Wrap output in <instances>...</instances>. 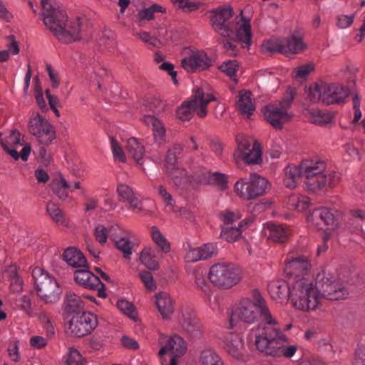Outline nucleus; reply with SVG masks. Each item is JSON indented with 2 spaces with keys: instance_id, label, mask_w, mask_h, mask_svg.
I'll return each mask as SVG.
<instances>
[{
  "instance_id": "f03ea898",
  "label": "nucleus",
  "mask_w": 365,
  "mask_h": 365,
  "mask_svg": "<svg viewBox=\"0 0 365 365\" xmlns=\"http://www.w3.org/2000/svg\"><path fill=\"white\" fill-rule=\"evenodd\" d=\"M286 336L279 329L272 326L259 327L256 329L255 345L257 350L267 356L291 358L297 350L295 345L285 346Z\"/></svg>"
},
{
  "instance_id": "680f3d73",
  "label": "nucleus",
  "mask_w": 365,
  "mask_h": 365,
  "mask_svg": "<svg viewBox=\"0 0 365 365\" xmlns=\"http://www.w3.org/2000/svg\"><path fill=\"white\" fill-rule=\"evenodd\" d=\"M195 283L199 288H200L204 292L207 293L209 292V284L205 279V273H203L202 270H195L194 272Z\"/></svg>"
},
{
  "instance_id": "6e6552de",
  "label": "nucleus",
  "mask_w": 365,
  "mask_h": 365,
  "mask_svg": "<svg viewBox=\"0 0 365 365\" xmlns=\"http://www.w3.org/2000/svg\"><path fill=\"white\" fill-rule=\"evenodd\" d=\"M38 297L46 304H53L59 299L62 290L56 279L43 268L36 267L32 271Z\"/></svg>"
},
{
  "instance_id": "a878e982",
  "label": "nucleus",
  "mask_w": 365,
  "mask_h": 365,
  "mask_svg": "<svg viewBox=\"0 0 365 365\" xmlns=\"http://www.w3.org/2000/svg\"><path fill=\"white\" fill-rule=\"evenodd\" d=\"M156 306L164 319H170L174 312L173 300L167 292H159L155 294Z\"/></svg>"
},
{
  "instance_id": "5fc2aeb1",
  "label": "nucleus",
  "mask_w": 365,
  "mask_h": 365,
  "mask_svg": "<svg viewBox=\"0 0 365 365\" xmlns=\"http://www.w3.org/2000/svg\"><path fill=\"white\" fill-rule=\"evenodd\" d=\"M152 236L155 243H156L163 252H168L170 251L169 243L162 235L161 232L155 227H153Z\"/></svg>"
},
{
  "instance_id": "f257e3e1",
  "label": "nucleus",
  "mask_w": 365,
  "mask_h": 365,
  "mask_svg": "<svg viewBox=\"0 0 365 365\" xmlns=\"http://www.w3.org/2000/svg\"><path fill=\"white\" fill-rule=\"evenodd\" d=\"M43 21L53 35L61 41L70 43L90 37L88 24L80 18L67 22L65 11L60 9L51 0H41Z\"/></svg>"
},
{
  "instance_id": "de8ad7c7",
  "label": "nucleus",
  "mask_w": 365,
  "mask_h": 365,
  "mask_svg": "<svg viewBox=\"0 0 365 365\" xmlns=\"http://www.w3.org/2000/svg\"><path fill=\"white\" fill-rule=\"evenodd\" d=\"M237 142L240 152L237 158H241L245 155V153L252 149V145L255 141L244 135H238L237 137Z\"/></svg>"
},
{
  "instance_id": "c756f323",
  "label": "nucleus",
  "mask_w": 365,
  "mask_h": 365,
  "mask_svg": "<svg viewBox=\"0 0 365 365\" xmlns=\"http://www.w3.org/2000/svg\"><path fill=\"white\" fill-rule=\"evenodd\" d=\"M63 259L68 265L73 267H87L88 262L82 252L73 247L67 248L63 254Z\"/></svg>"
},
{
  "instance_id": "37998d69",
  "label": "nucleus",
  "mask_w": 365,
  "mask_h": 365,
  "mask_svg": "<svg viewBox=\"0 0 365 365\" xmlns=\"http://www.w3.org/2000/svg\"><path fill=\"white\" fill-rule=\"evenodd\" d=\"M200 365H219L222 363L220 357L212 349L201 351L199 357Z\"/></svg>"
},
{
  "instance_id": "9b49d317",
  "label": "nucleus",
  "mask_w": 365,
  "mask_h": 365,
  "mask_svg": "<svg viewBox=\"0 0 365 365\" xmlns=\"http://www.w3.org/2000/svg\"><path fill=\"white\" fill-rule=\"evenodd\" d=\"M269 182L257 174H251L249 178H242L235 185L237 195L247 200L264 195L270 189Z\"/></svg>"
},
{
  "instance_id": "7c9ffc66",
  "label": "nucleus",
  "mask_w": 365,
  "mask_h": 365,
  "mask_svg": "<svg viewBox=\"0 0 365 365\" xmlns=\"http://www.w3.org/2000/svg\"><path fill=\"white\" fill-rule=\"evenodd\" d=\"M252 220L249 219L239 222L237 227H222L220 236L228 242H234L241 236L242 227L252 223Z\"/></svg>"
},
{
  "instance_id": "a18cd8bd",
  "label": "nucleus",
  "mask_w": 365,
  "mask_h": 365,
  "mask_svg": "<svg viewBox=\"0 0 365 365\" xmlns=\"http://www.w3.org/2000/svg\"><path fill=\"white\" fill-rule=\"evenodd\" d=\"M46 210L51 219L58 225L65 224V217L59 207L53 202H49L46 205Z\"/></svg>"
},
{
  "instance_id": "c85d7f7f",
  "label": "nucleus",
  "mask_w": 365,
  "mask_h": 365,
  "mask_svg": "<svg viewBox=\"0 0 365 365\" xmlns=\"http://www.w3.org/2000/svg\"><path fill=\"white\" fill-rule=\"evenodd\" d=\"M215 247L212 244H205V245L189 250L185 259L188 262H197L199 260H205L212 257Z\"/></svg>"
},
{
  "instance_id": "2f4dec72",
  "label": "nucleus",
  "mask_w": 365,
  "mask_h": 365,
  "mask_svg": "<svg viewBox=\"0 0 365 365\" xmlns=\"http://www.w3.org/2000/svg\"><path fill=\"white\" fill-rule=\"evenodd\" d=\"M83 307V302L81 297L75 293L68 292L65 294L63 309L68 314L80 312Z\"/></svg>"
},
{
  "instance_id": "9d476101",
  "label": "nucleus",
  "mask_w": 365,
  "mask_h": 365,
  "mask_svg": "<svg viewBox=\"0 0 365 365\" xmlns=\"http://www.w3.org/2000/svg\"><path fill=\"white\" fill-rule=\"evenodd\" d=\"M314 287L318 292L319 300L324 298L328 300H339L349 295L347 289L336 281L329 272L322 271L317 274Z\"/></svg>"
},
{
  "instance_id": "864d4df0",
  "label": "nucleus",
  "mask_w": 365,
  "mask_h": 365,
  "mask_svg": "<svg viewBox=\"0 0 365 365\" xmlns=\"http://www.w3.org/2000/svg\"><path fill=\"white\" fill-rule=\"evenodd\" d=\"M239 67L238 63L235 60H230L225 62H223L220 66L219 68L222 72L226 73L231 78H233L235 76V73Z\"/></svg>"
},
{
  "instance_id": "20e7f679",
  "label": "nucleus",
  "mask_w": 365,
  "mask_h": 365,
  "mask_svg": "<svg viewBox=\"0 0 365 365\" xmlns=\"http://www.w3.org/2000/svg\"><path fill=\"white\" fill-rule=\"evenodd\" d=\"M301 169L304 183L308 190L315 192L327 186H334L336 179L334 174H324L326 163L320 159H306L302 161Z\"/></svg>"
},
{
  "instance_id": "ddd939ff",
  "label": "nucleus",
  "mask_w": 365,
  "mask_h": 365,
  "mask_svg": "<svg viewBox=\"0 0 365 365\" xmlns=\"http://www.w3.org/2000/svg\"><path fill=\"white\" fill-rule=\"evenodd\" d=\"M29 131L34 135L39 144L48 146L56 138L53 125L41 115L36 113L30 118Z\"/></svg>"
},
{
  "instance_id": "f8f14e48",
  "label": "nucleus",
  "mask_w": 365,
  "mask_h": 365,
  "mask_svg": "<svg viewBox=\"0 0 365 365\" xmlns=\"http://www.w3.org/2000/svg\"><path fill=\"white\" fill-rule=\"evenodd\" d=\"M212 14L210 17V25L214 31L223 38L230 35H233L232 27L237 20L235 21L231 19L233 16V9L230 6L218 7L209 11Z\"/></svg>"
},
{
  "instance_id": "338daca9",
  "label": "nucleus",
  "mask_w": 365,
  "mask_h": 365,
  "mask_svg": "<svg viewBox=\"0 0 365 365\" xmlns=\"http://www.w3.org/2000/svg\"><path fill=\"white\" fill-rule=\"evenodd\" d=\"M94 236L97 242L103 245L107 242V229L102 225H98L94 231Z\"/></svg>"
},
{
  "instance_id": "4d7b16f0",
  "label": "nucleus",
  "mask_w": 365,
  "mask_h": 365,
  "mask_svg": "<svg viewBox=\"0 0 365 365\" xmlns=\"http://www.w3.org/2000/svg\"><path fill=\"white\" fill-rule=\"evenodd\" d=\"M172 1L186 12L196 11L201 5L200 2L189 1L188 0H172Z\"/></svg>"
},
{
  "instance_id": "49530a36",
  "label": "nucleus",
  "mask_w": 365,
  "mask_h": 365,
  "mask_svg": "<svg viewBox=\"0 0 365 365\" xmlns=\"http://www.w3.org/2000/svg\"><path fill=\"white\" fill-rule=\"evenodd\" d=\"M211 172L207 170L206 168L197 166L194 168L191 180H193L196 183L207 185L210 182L209 178H210Z\"/></svg>"
},
{
  "instance_id": "603ef678",
  "label": "nucleus",
  "mask_w": 365,
  "mask_h": 365,
  "mask_svg": "<svg viewBox=\"0 0 365 365\" xmlns=\"http://www.w3.org/2000/svg\"><path fill=\"white\" fill-rule=\"evenodd\" d=\"M209 180L210 182H207V185H215L220 190H225L227 188V177L222 173L217 172L213 173H211Z\"/></svg>"
},
{
  "instance_id": "cd10ccee",
  "label": "nucleus",
  "mask_w": 365,
  "mask_h": 365,
  "mask_svg": "<svg viewBox=\"0 0 365 365\" xmlns=\"http://www.w3.org/2000/svg\"><path fill=\"white\" fill-rule=\"evenodd\" d=\"M184 147L181 144H175L170 148L165 156V172L168 175L174 174L180 170L178 164V155L181 154Z\"/></svg>"
},
{
  "instance_id": "6e6d98bb",
  "label": "nucleus",
  "mask_w": 365,
  "mask_h": 365,
  "mask_svg": "<svg viewBox=\"0 0 365 365\" xmlns=\"http://www.w3.org/2000/svg\"><path fill=\"white\" fill-rule=\"evenodd\" d=\"M295 94H296V92H295L294 89L289 88L287 90L284 98L279 102L278 108L281 110H287V109L290 108V106L292 103V101L294 98Z\"/></svg>"
},
{
  "instance_id": "0eeeda50",
  "label": "nucleus",
  "mask_w": 365,
  "mask_h": 365,
  "mask_svg": "<svg viewBox=\"0 0 365 365\" xmlns=\"http://www.w3.org/2000/svg\"><path fill=\"white\" fill-rule=\"evenodd\" d=\"M215 97L205 91L202 88H197L190 100L182 102L176 110L177 117L182 120H190L194 113L200 118H204L207 114V105L215 101Z\"/></svg>"
},
{
  "instance_id": "aec40b11",
  "label": "nucleus",
  "mask_w": 365,
  "mask_h": 365,
  "mask_svg": "<svg viewBox=\"0 0 365 365\" xmlns=\"http://www.w3.org/2000/svg\"><path fill=\"white\" fill-rule=\"evenodd\" d=\"M116 192L118 200L123 203H128V208L137 210L138 212L143 210V203L135 195L133 189L126 184L120 183L117 186Z\"/></svg>"
},
{
  "instance_id": "f704fd0d",
  "label": "nucleus",
  "mask_w": 365,
  "mask_h": 365,
  "mask_svg": "<svg viewBox=\"0 0 365 365\" xmlns=\"http://www.w3.org/2000/svg\"><path fill=\"white\" fill-rule=\"evenodd\" d=\"M261 51L262 53L269 55L275 52L285 54L284 38H272L263 41L261 45Z\"/></svg>"
},
{
  "instance_id": "f3484780",
  "label": "nucleus",
  "mask_w": 365,
  "mask_h": 365,
  "mask_svg": "<svg viewBox=\"0 0 365 365\" xmlns=\"http://www.w3.org/2000/svg\"><path fill=\"white\" fill-rule=\"evenodd\" d=\"M182 67L188 72H197L208 69L211 60L204 51H195L181 61Z\"/></svg>"
},
{
  "instance_id": "4be33fe9",
  "label": "nucleus",
  "mask_w": 365,
  "mask_h": 365,
  "mask_svg": "<svg viewBox=\"0 0 365 365\" xmlns=\"http://www.w3.org/2000/svg\"><path fill=\"white\" fill-rule=\"evenodd\" d=\"M244 346L243 337L240 334L230 333L226 336L225 349L232 357L237 359H242Z\"/></svg>"
},
{
  "instance_id": "dca6fc26",
  "label": "nucleus",
  "mask_w": 365,
  "mask_h": 365,
  "mask_svg": "<svg viewBox=\"0 0 365 365\" xmlns=\"http://www.w3.org/2000/svg\"><path fill=\"white\" fill-rule=\"evenodd\" d=\"M308 220L319 230L334 229L336 225V218L334 212L327 207L315 209L309 215Z\"/></svg>"
},
{
  "instance_id": "4c0bfd02",
  "label": "nucleus",
  "mask_w": 365,
  "mask_h": 365,
  "mask_svg": "<svg viewBox=\"0 0 365 365\" xmlns=\"http://www.w3.org/2000/svg\"><path fill=\"white\" fill-rule=\"evenodd\" d=\"M247 164L257 165L260 164L262 161V150L259 144L255 142L252 145V149L245 153V155L241 158Z\"/></svg>"
},
{
  "instance_id": "a19ab883",
  "label": "nucleus",
  "mask_w": 365,
  "mask_h": 365,
  "mask_svg": "<svg viewBox=\"0 0 365 365\" xmlns=\"http://www.w3.org/2000/svg\"><path fill=\"white\" fill-rule=\"evenodd\" d=\"M171 178L175 185L181 190L187 189L191 183V177L187 175V173L184 169H180L174 174L168 175Z\"/></svg>"
},
{
  "instance_id": "13d9d810",
  "label": "nucleus",
  "mask_w": 365,
  "mask_h": 365,
  "mask_svg": "<svg viewBox=\"0 0 365 365\" xmlns=\"http://www.w3.org/2000/svg\"><path fill=\"white\" fill-rule=\"evenodd\" d=\"M21 134L17 129H12L9 132V135L6 138L4 145L6 147H15L21 144Z\"/></svg>"
},
{
  "instance_id": "774afa93",
  "label": "nucleus",
  "mask_w": 365,
  "mask_h": 365,
  "mask_svg": "<svg viewBox=\"0 0 365 365\" xmlns=\"http://www.w3.org/2000/svg\"><path fill=\"white\" fill-rule=\"evenodd\" d=\"M353 365H365V346L358 345L352 361Z\"/></svg>"
},
{
  "instance_id": "8fccbe9b",
  "label": "nucleus",
  "mask_w": 365,
  "mask_h": 365,
  "mask_svg": "<svg viewBox=\"0 0 365 365\" xmlns=\"http://www.w3.org/2000/svg\"><path fill=\"white\" fill-rule=\"evenodd\" d=\"M117 307L123 314L134 321L136 320L135 307L131 302L124 299L118 300L117 302Z\"/></svg>"
},
{
  "instance_id": "bf43d9fd",
  "label": "nucleus",
  "mask_w": 365,
  "mask_h": 365,
  "mask_svg": "<svg viewBox=\"0 0 365 365\" xmlns=\"http://www.w3.org/2000/svg\"><path fill=\"white\" fill-rule=\"evenodd\" d=\"M134 35L145 43H147L153 47H158V44L160 43L156 37L151 36L150 34L146 31L138 32Z\"/></svg>"
},
{
  "instance_id": "58836bf2",
  "label": "nucleus",
  "mask_w": 365,
  "mask_h": 365,
  "mask_svg": "<svg viewBox=\"0 0 365 365\" xmlns=\"http://www.w3.org/2000/svg\"><path fill=\"white\" fill-rule=\"evenodd\" d=\"M252 93L246 91L244 94L240 95L237 102L238 108L242 114H246L247 116L252 115L255 110V106L252 103Z\"/></svg>"
},
{
  "instance_id": "0e129e2a",
  "label": "nucleus",
  "mask_w": 365,
  "mask_h": 365,
  "mask_svg": "<svg viewBox=\"0 0 365 365\" xmlns=\"http://www.w3.org/2000/svg\"><path fill=\"white\" fill-rule=\"evenodd\" d=\"M158 191L159 195L163 198L166 204V207L170 209V211H173L174 200L172 195L167 192L166 189L163 186L160 185L158 187Z\"/></svg>"
},
{
  "instance_id": "052dcab7",
  "label": "nucleus",
  "mask_w": 365,
  "mask_h": 365,
  "mask_svg": "<svg viewBox=\"0 0 365 365\" xmlns=\"http://www.w3.org/2000/svg\"><path fill=\"white\" fill-rule=\"evenodd\" d=\"M83 359L76 349H71L66 361V365H83Z\"/></svg>"
},
{
  "instance_id": "c9c22d12",
  "label": "nucleus",
  "mask_w": 365,
  "mask_h": 365,
  "mask_svg": "<svg viewBox=\"0 0 365 365\" xmlns=\"http://www.w3.org/2000/svg\"><path fill=\"white\" fill-rule=\"evenodd\" d=\"M50 187L59 200H65L68 197L67 189L69 187V184L62 175L53 178L50 184Z\"/></svg>"
},
{
  "instance_id": "4468645a",
  "label": "nucleus",
  "mask_w": 365,
  "mask_h": 365,
  "mask_svg": "<svg viewBox=\"0 0 365 365\" xmlns=\"http://www.w3.org/2000/svg\"><path fill=\"white\" fill-rule=\"evenodd\" d=\"M96 315L91 312H83L81 315L73 316L69 322L68 329L76 337H83L90 334L97 327Z\"/></svg>"
},
{
  "instance_id": "393cba45",
  "label": "nucleus",
  "mask_w": 365,
  "mask_h": 365,
  "mask_svg": "<svg viewBox=\"0 0 365 365\" xmlns=\"http://www.w3.org/2000/svg\"><path fill=\"white\" fill-rule=\"evenodd\" d=\"M238 24L239 21H236L235 24L232 27L233 35H230L224 38L236 40L237 41L244 43L249 46L252 39L251 26L250 21H245L239 27H237V26Z\"/></svg>"
},
{
  "instance_id": "a211bd4d",
  "label": "nucleus",
  "mask_w": 365,
  "mask_h": 365,
  "mask_svg": "<svg viewBox=\"0 0 365 365\" xmlns=\"http://www.w3.org/2000/svg\"><path fill=\"white\" fill-rule=\"evenodd\" d=\"M264 117L273 128L281 130L283 125L292 119V115L287 110H281L277 106L268 105L265 108Z\"/></svg>"
},
{
  "instance_id": "5701e85b",
  "label": "nucleus",
  "mask_w": 365,
  "mask_h": 365,
  "mask_svg": "<svg viewBox=\"0 0 365 365\" xmlns=\"http://www.w3.org/2000/svg\"><path fill=\"white\" fill-rule=\"evenodd\" d=\"M87 267H82L74 272V279L76 282L89 289H96L100 284V279L90 272Z\"/></svg>"
},
{
  "instance_id": "473e14b6",
  "label": "nucleus",
  "mask_w": 365,
  "mask_h": 365,
  "mask_svg": "<svg viewBox=\"0 0 365 365\" xmlns=\"http://www.w3.org/2000/svg\"><path fill=\"white\" fill-rule=\"evenodd\" d=\"M284 46L286 50V55L290 53H299L307 48V44L303 41L302 38L292 35L290 37L284 38Z\"/></svg>"
},
{
  "instance_id": "6ab92c4d",
  "label": "nucleus",
  "mask_w": 365,
  "mask_h": 365,
  "mask_svg": "<svg viewBox=\"0 0 365 365\" xmlns=\"http://www.w3.org/2000/svg\"><path fill=\"white\" fill-rule=\"evenodd\" d=\"M182 328L192 337L199 336L202 331V325L191 309L186 308L182 311L180 318Z\"/></svg>"
},
{
  "instance_id": "423d86ee",
  "label": "nucleus",
  "mask_w": 365,
  "mask_h": 365,
  "mask_svg": "<svg viewBox=\"0 0 365 365\" xmlns=\"http://www.w3.org/2000/svg\"><path fill=\"white\" fill-rule=\"evenodd\" d=\"M349 95V90L342 85L320 82L309 87L307 98L312 103L321 101L325 105L340 104Z\"/></svg>"
},
{
  "instance_id": "69168bd1",
  "label": "nucleus",
  "mask_w": 365,
  "mask_h": 365,
  "mask_svg": "<svg viewBox=\"0 0 365 365\" xmlns=\"http://www.w3.org/2000/svg\"><path fill=\"white\" fill-rule=\"evenodd\" d=\"M220 217L225 225L229 226V225L232 224L234 222L240 220L241 215L239 212L225 211L220 213Z\"/></svg>"
},
{
  "instance_id": "72a5a7b5",
  "label": "nucleus",
  "mask_w": 365,
  "mask_h": 365,
  "mask_svg": "<svg viewBox=\"0 0 365 365\" xmlns=\"http://www.w3.org/2000/svg\"><path fill=\"white\" fill-rule=\"evenodd\" d=\"M285 178L284 180V185L289 188H294L297 185V180L303 178L301 165L297 167L293 165H289L284 170Z\"/></svg>"
},
{
  "instance_id": "b1692460",
  "label": "nucleus",
  "mask_w": 365,
  "mask_h": 365,
  "mask_svg": "<svg viewBox=\"0 0 365 365\" xmlns=\"http://www.w3.org/2000/svg\"><path fill=\"white\" fill-rule=\"evenodd\" d=\"M268 292L274 300L282 302L290 299L291 287L283 279L273 280L268 284Z\"/></svg>"
},
{
  "instance_id": "7ed1b4c3",
  "label": "nucleus",
  "mask_w": 365,
  "mask_h": 365,
  "mask_svg": "<svg viewBox=\"0 0 365 365\" xmlns=\"http://www.w3.org/2000/svg\"><path fill=\"white\" fill-rule=\"evenodd\" d=\"M251 296L252 300L250 298H244L240 302L238 307L230 316V323L232 324L237 317L242 322L252 324L256 322L259 317H262L266 324H259L257 329L259 327L275 325L277 321L272 318L260 292L257 289H253Z\"/></svg>"
},
{
  "instance_id": "39448f33",
  "label": "nucleus",
  "mask_w": 365,
  "mask_h": 365,
  "mask_svg": "<svg viewBox=\"0 0 365 365\" xmlns=\"http://www.w3.org/2000/svg\"><path fill=\"white\" fill-rule=\"evenodd\" d=\"M291 284L290 300L293 306L304 312L314 310L320 301L312 280L303 277Z\"/></svg>"
},
{
  "instance_id": "412c9836",
  "label": "nucleus",
  "mask_w": 365,
  "mask_h": 365,
  "mask_svg": "<svg viewBox=\"0 0 365 365\" xmlns=\"http://www.w3.org/2000/svg\"><path fill=\"white\" fill-rule=\"evenodd\" d=\"M186 350L187 346L184 339L178 335H174L167 339L166 344L159 350L158 355L162 356L167 353H170L171 357L177 359L184 355Z\"/></svg>"
},
{
  "instance_id": "79ce46f5",
  "label": "nucleus",
  "mask_w": 365,
  "mask_h": 365,
  "mask_svg": "<svg viewBox=\"0 0 365 365\" xmlns=\"http://www.w3.org/2000/svg\"><path fill=\"white\" fill-rule=\"evenodd\" d=\"M155 257L153 250L150 248H145L140 253V259L149 269L156 270L159 268V265Z\"/></svg>"
},
{
  "instance_id": "1a4fd4ad",
  "label": "nucleus",
  "mask_w": 365,
  "mask_h": 365,
  "mask_svg": "<svg viewBox=\"0 0 365 365\" xmlns=\"http://www.w3.org/2000/svg\"><path fill=\"white\" fill-rule=\"evenodd\" d=\"M208 277L216 287L227 289L238 284L242 276L241 269L235 264L219 262L210 267Z\"/></svg>"
},
{
  "instance_id": "c03bdc74",
  "label": "nucleus",
  "mask_w": 365,
  "mask_h": 365,
  "mask_svg": "<svg viewBox=\"0 0 365 365\" xmlns=\"http://www.w3.org/2000/svg\"><path fill=\"white\" fill-rule=\"evenodd\" d=\"M116 247L123 253L124 258L129 259L133 253V243L125 236L115 240Z\"/></svg>"
},
{
  "instance_id": "09e8293b",
  "label": "nucleus",
  "mask_w": 365,
  "mask_h": 365,
  "mask_svg": "<svg viewBox=\"0 0 365 365\" xmlns=\"http://www.w3.org/2000/svg\"><path fill=\"white\" fill-rule=\"evenodd\" d=\"M332 118L331 114L318 110L312 113L310 120L314 124L324 125L330 123Z\"/></svg>"
},
{
  "instance_id": "3c124183",
  "label": "nucleus",
  "mask_w": 365,
  "mask_h": 365,
  "mask_svg": "<svg viewBox=\"0 0 365 365\" xmlns=\"http://www.w3.org/2000/svg\"><path fill=\"white\" fill-rule=\"evenodd\" d=\"M144 106L147 110L151 111L155 114H159L164 111L165 104L159 99L152 98L145 101Z\"/></svg>"
},
{
  "instance_id": "e2e57ef3",
  "label": "nucleus",
  "mask_w": 365,
  "mask_h": 365,
  "mask_svg": "<svg viewBox=\"0 0 365 365\" xmlns=\"http://www.w3.org/2000/svg\"><path fill=\"white\" fill-rule=\"evenodd\" d=\"M139 277L147 289L150 290H155L156 289V284L150 272L145 270L142 271L140 272Z\"/></svg>"
},
{
  "instance_id": "2eb2a0df",
  "label": "nucleus",
  "mask_w": 365,
  "mask_h": 365,
  "mask_svg": "<svg viewBox=\"0 0 365 365\" xmlns=\"http://www.w3.org/2000/svg\"><path fill=\"white\" fill-rule=\"evenodd\" d=\"M311 268V264L305 256H299L292 259H286L284 272L290 277L292 282L303 277H307V273Z\"/></svg>"
},
{
  "instance_id": "bb28decb",
  "label": "nucleus",
  "mask_w": 365,
  "mask_h": 365,
  "mask_svg": "<svg viewBox=\"0 0 365 365\" xmlns=\"http://www.w3.org/2000/svg\"><path fill=\"white\" fill-rule=\"evenodd\" d=\"M264 234L269 240L274 242L284 243L288 239L289 231L282 225L269 223L264 230Z\"/></svg>"
},
{
  "instance_id": "e433bc0d",
  "label": "nucleus",
  "mask_w": 365,
  "mask_h": 365,
  "mask_svg": "<svg viewBox=\"0 0 365 365\" xmlns=\"http://www.w3.org/2000/svg\"><path fill=\"white\" fill-rule=\"evenodd\" d=\"M126 150L128 155L140 164L145 153L144 146L135 138H130L128 140Z\"/></svg>"
},
{
  "instance_id": "ea45409f",
  "label": "nucleus",
  "mask_w": 365,
  "mask_h": 365,
  "mask_svg": "<svg viewBox=\"0 0 365 365\" xmlns=\"http://www.w3.org/2000/svg\"><path fill=\"white\" fill-rule=\"evenodd\" d=\"M310 205V198L307 196L292 195L288 199L289 208L299 212L305 211Z\"/></svg>"
}]
</instances>
